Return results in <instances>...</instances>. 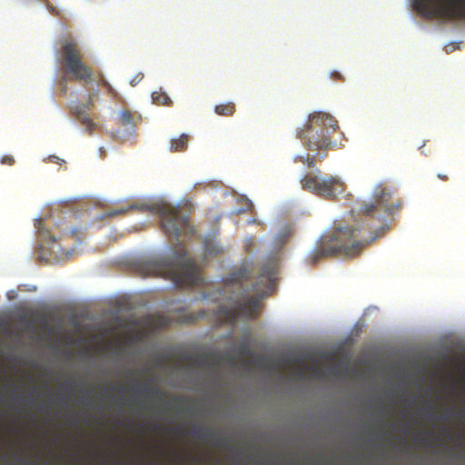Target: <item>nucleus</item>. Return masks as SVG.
<instances>
[{
  "mask_svg": "<svg viewBox=\"0 0 465 465\" xmlns=\"http://www.w3.org/2000/svg\"><path fill=\"white\" fill-rule=\"evenodd\" d=\"M134 391L140 394L146 392L151 397L158 395L160 401H162V392L157 388H147L145 386H143L141 388H135Z\"/></svg>",
  "mask_w": 465,
  "mask_h": 465,
  "instance_id": "a211bd4d",
  "label": "nucleus"
},
{
  "mask_svg": "<svg viewBox=\"0 0 465 465\" xmlns=\"http://www.w3.org/2000/svg\"><path fill=\"white\" fill-rule=\"evenodd\" d=\"M387 225H382L375 233L365 227L344 226L337 227L330 234L323 235L312 250L307 261L311 264L317 263L321 259L341 256H358L365 247L382 235Z\"/></svg>",
  "mask_w": 465,
  "mask_h": 465,
  "instance_id": "f257e3e1",
  "label": "nucleus"
},
{
  "mask_svg": "<svg viewBox=\"0 0 465 465\" xmlns=\"http://www.w3.org/2000/svg\"><path fill=\"white\" fill-rule=\"evenodd\" d=\"M140 119V116L135 113L131 112L130 110H122L119 112L117 124L121 126L126 127L132 132L134 131L137 121Z\"/></svg>",
  "mask_w": 465,
  "mask_h": 465,
  "instance_id": "9b49d317",
  "label": "nucleus"
},
{
  "mask_svg": "<svg viewBox=\"0 0 465 465\" xmlns=\"http://www.w3.org/2000/svg\"><path fill=\"white\" fill-rule=\"evenodd\" d=\"M238 351L241 354L249 356L251 355L252 358L250 361H247L248 365H253L256 367H262L265 364L268 363V360L263 356H258L254 355L252 351L250 350L249 346L247 344H242L238 348Z\"/></svg>",
  "mask_w": 465,
  "mask_h": 465,
  "instance_id": "ddd939ff",
  "label": "nucleus"
},
{
  "mask_svg": "<svg viewBox=\"0 0 465 465\" xmlns=\"http://www.w3.org/2000/svg\"><path fill=\"white\" fill-rule=\"evenodd\" d=\"M133 209L157 214L163 232L170 238L178 240L182 234L192 236L195 233V230L190 223V215L184 213L180 205L173 206L164 202L132 204L127 208L110 211L107 216L120 215Z\"/></svg>",
  "mask_w": 465,
  "mask_h": 465,
  "instance_id": "20e7f679",
  "label": "nucleus"
},
{
  "mask_svg": "<svg viewBox=\"0 0 465 465\" xmlns=\"http://www.w3.org/2000/svg\"><path fill=\"white\" fill-rule=\"evenodd\" d=\"M250 277L251 273L246 268H240L226 279L223 292H233L229 297L232 306L219 308L217 317L223 323L234 325L240 318L253 319L259 315L261 302L257 298L249 296V292H258L259 290L255 284L251 289L244 285Z\"/></svg>",
  "mask_w": 465,
  "mask_h": 465,
  "instance_id": "7ed1b4c3",
  "label": "nucleus"
},
{
  "mask_svg": "<svg viewBox=\"0 0 465 465\" xmlns=\"http://www.w3.org/2000/svg\"><path fill=\"white\" fill-rule=\"evenodd\" d=\"M204 253L207 256H216L223 252V248L213 238H205L203 242Z\"/></svg>",
  "mask_w": 465,
  "mask_h": 465,
  "instance_id": "4468645a",
  "label": "nucleus"
},
{
  "mask_svg": "<svg viewBox=\"0 0 465 465\" xmlns=\"http://www.w3.org/2000/svg\"><path fill=\"white\" fill-rule=\"evenodd\" d=\"M443 419H444V420H448V419H449V417H448L447 415H444V416H443Z\"/></svg>",
  "mask_w": 465,
  "mask_h": 465,
  "instance_id": "c756f323",
  "label": "nucleus"
},
{
  "mask_svg": "<svg viewBox=\"0 0 465 465\" xmlns=\"http://www.w3.org/2000/svg\"><path fill=\"white\" fill-rule=\"evenodd\" d=\"M37 229H38L39 233L41 234V236L44 239H46L48 237V239L51 242H55V238L54 236H52L47 231H45L44 228H42V222L41 221L38 222Z\"/></svg>",
  "mask_w": 465,
  "mask_h": 465,
  "instance_id": "4be33fe9",
  "label": "nucleus"
},
{
  "mask_svg": "<svg viewBox=\"0 0 465 465\" xmlns=\"http://www.w3.org/2000/svg\"><path fill=\"white\" fill-rule=\"evenodd\" d=\"M193 434L196 437L206 439L209 435V430L206 427H195L193 430Z\"/></svg>",
  "mask_w": 465,
  "mask_h": 465,
  "instance_id": "412c9836",
  "label": "nucleus"
},
{
  "mask_svg": "<svg viewBox=\"0 0 465 465\" xmlns=\"http://www.w3.org/2000/svg\"><path fill=\"white\" fill-rule=\"evenodd\" d=\"M51 161L54 162V163H58V161H60L61 159H59V157L57 156H51L50 157Z\"/></svg>",
  "mask_w": 465,
  "mask_h": 465,
  "instance_id": "c85d7f7f",
  "label": "nucleus"
},
{
  "mask_svg": "<svg viewBox=\"0 0 465 465\" xmlns=\"http://www.w3.org/2000/svg\"><path fill=\"white\" fill-rule=\"evenodd\" d=\"M302 187L312 193L332 200L336 197L339 187H341V180L336 176L322 177L314 173H307L301 180Z\"/></svg>",
  "mask_w": 465,
  "mask_h": 465,
  "instance_id": "1a4fd4ad",
  "label": "nucleus"
},
{
  "mask_svg": "<svg viewBox=\"0 0 465 465\" xmlns=\"http://www.w3.org/2000/svg\"><path fill=\"white\" fill-rule=\"evenodd\" d=\"M417 12L423 17L465 22V0H414Z\"/></svg>",
  "mask_w": 465,
  "mask_h": 465,
  "instance_id": "6e6552de",
  "label": "nucleus"
},
{
  "mask_svg": "<svg viewBox=\"0 0 465 465\" xmlns=\"http://www.w3.org/2000/svg\"><path fill=\"white\" fill-rule=\"evenodd\" d=\"M189 360L192 364L198 369L215 365V358L212 354H193L189 357Z\"/></svg>",
  "mask_w": 465,
  "mask_h": 465,
  "instance_id": "f8f14e48",
  "label": "nucleus"
},
{
  "mask_svg": "<svg viewBox=\"0 0 465 465\" xmlns=\"http://www.w3.org/2000/svg\"><path fill=\"white\" fill-rule=\"evenodd\" d=\"M295 161L306 163L309 167H314L316 158L314 155L306 154V156H297Z\"/></svg>",
  "mask_w": 465,
  "mask_h": 465,
  "instance_id": "aec40b11",
  "label": "nucleus"
},
{
  "mask_svg": "<svg viewBox=\"0 0 465 465\" xmlns=\"http://www.w3.org/2000/svg\"><path fill=\"white\" fill-rule=\"evenodd\" d=\"M188 144V135L181 134L178 138L170 141V151L173 153L183 152L186 150Z\"/></svg>",
  "mask_w": 465,
  "mask_h": 465,
  "instance_id": "2eb2a0df",
  "label": "nucleus"
},
{
  "mask_svg": "<svg viewBox=\"0 0 465 465\" xmlns=\"http://www.w3.org/2000/svg\"><path fill=\"white\" fill-rule=\"evenodd\" d=\"M331 77L333 78L334 80H339V81H341L343 80V77L342 75L341 74V73L337 72V71H333L331 73Z\"/></svg>",
  "mask_w": 465,
  "mask_h": 465,
  "instance_id": "a878e982",
  "label": "nucleus"
},
{
  "mask_svg": "<svg viewBox=\"0 0 465 465\" xmlns=\"http://www.w3.org/2000/svg\"><path fill=\"white\" fill-rule=\"evenodd\" d=\"M339 128L338 122L324 112H314L303 127L297 130V137L311 151H325L333 147L331 134Z\"/></svg>",
  "mask_w": 465,
  "mask_h": 465,
  "instance_id": "39448f33",
  "label": "nucleus"
},
{
  "mask_svg": "<svg viewBox=\"0 0 465 465\" xmlns=\"http://www.w3.org/2000/svg\"><path fill=\"white\" fill-rule=\"evenodd\" d=\"M312 369L315 376L321 375L322 370L319 366H312Z\"/></svg>",
  "mask_w": 465,
  "mask_h": 465,
  "instance_id": "bb28decb",
  "label": "nucleus"
},
{
  "mask_svg": "<svg viewBox=\"0 0 465 465\" xmlns=\"http://www.w3.org/2000/svg\"><path fill=\"white\" fill-rule=\"evenodd\" d=\"M438 178L442 180V181H448L449 180V177L447 174H443V173H438Z\"/></svg>",
  "mask_w": 465,
  "mask_h": 465,
  "instance_id": "cd10ccee",
  "label": "nucleus"
},
{
  "mask_svg": "<svg viewBox=\"0 0 465 465\" xmlns=\"http://www.w3.org/2000/svg\"><path fill=\"white\" fill-rule=\"evenodd\" d=\"M214 112L222 116H232L235 113V104L232 102L218 104Z\"/></svg>",
  "mask_w": 465,
  "mask_h": 465,
  "instance_id": "dca6fc26",
  "label": "nucleus"
},
{
  "mask_svg": "<svg viewBox=\"0 0 465 465\" xmlns=\"http://www.w3.org/2000/svg\"><path fill=\"white\" fill-rule=\"evenodd\" d=\"M394 193V190L389 186L381 183L376 185L371 200L361 205V213L365 216L375 217L379 221L394 215L402 207L401 199H393Z\"/></svg>",
  "mask_w": 465,
  "mask_h": 465,
  "instance_id": "0eeeda50",
  "label": "nucleus"
},
{
  "mask_svg": "<svg viewBox=\"0 0 465 465\" xmlns=\"http://www.w3.org/2000/svg\"><path fill=\"white\" fill-rule=\"evenodd\" d=\"M103 85L105 86L107 88V91L112 94V95H116V91L111 86V84L104 80L103 81Z\"/></svg>",
  "mask_w": 465,
  "mask_h": 465,
  "instance_id": "393cba45",
  "label": "nucleus"
},
{
  "mask_svg": "<svg viewBox=\"0 0 465 465\" xmlns=\"http://www.w3.org/2000/svg\"><path fill=\"white\" fill-rule=\"evenodd\" d=\"M60 64L63 72L71 79L85 84L92 82L93 70L84 63V54L77 42L71 38H65L62 42Z\"/></svg>",
  "mask_w": 465,
  "mask_h": 465,
  "instance_id": "423d86ee",
  "label": "nucleus"
},
{
  "mask_svg": "<svg viewBox=\"0 0 465 465\" xmlns=\"http://www.w3.org/2000/svg\"><path fill=\"white\" fill-rule=\"evenodd\" d=\"M15 163V158L12 155H5L1 159L2 164L13 165Z\"/></svg>",
  "mask_w": 465,
  "mask_h": 465,
  "instance_id": "5701e85b",
  "label": "nucleus"
},
{
  "mask_svg": "<svg viewBox=\"0 0 465 465\" xmlns=\"http://www.w3.org/2000/svg\"><path fill=\"white\" fill-rule=\"evenodd\" d=\"M274 275L273 268L270 266H263L261 271V278H263L265 281L272 282V277Z\"/></svg>",
  "mask_w": 465,
  "mask_h": 465,
  "instance_id": "6ab92c4d",
  "label": "nucleus"
},
{
  "mask_svg": "<svg viewBox=\"0 0 465 465\" xmlns=\"http://www.w3.org/2000/svg\"><path fill=\"white\" fill-rule=\"evenodd\" d=\"M93 105L92 97H89V102L84 105H75L72 107V112L75 114L76 119L80 122V124L85 128V130L92 134L93 131L96 128V124L93 122L87 111L90 110Z\"/></svg>",
  "mask_w": 465,
  "mask_h": 465,
  "instance_id": "9d476101",
  "label": "nucleus"
},
{
  "mask_svg": "<svg viewBox=\"0 0 465 465\" xmlns=\"http://www.w3.org/2000/svg\"><path fill=\"white\" fill-rule=\"evenodd\" d=\"M152 99L153 103L158 105H170L172 104L171 98L163 91L153 92Z\"/></svg>",
  "mask_w": 465,
  "mask_h": 465,
  "instance_id": "f3484780",
  "label": "nucleus"
},
{
  "mask_svg": "<svg viewBox=\"0 0 465 465\" xmlns=\"http://www.w3.org/2000/svg\"><path fill=\"white\" fill-rule=\"evenodd\" d=\"M294 376L297 379H303L305 377V370L303 365L294 371Z\"/></svg>",
  "mask_w": 465,
  "mask_h": 465,
  "instance_id": "b1692460",
  "label": "nucleus"
},
{
  "mask_svg": "<svg viewBox=\"0 0 465 465\" xmlns=\"http://www.w3.org/2000/svg\"><path fill=\"white\" fill-rule=\"evenodd\" d=\"M143 270L146 276L170 280L177 287L198 286L203 281L200 266L181 245L166 255L147 262Z\"/></svg>",
  "mask_w": 465,
  "mask_h": 465,
  "instance_id": "f03ea898",
  "label": "nucleus"
}]
</instances>
